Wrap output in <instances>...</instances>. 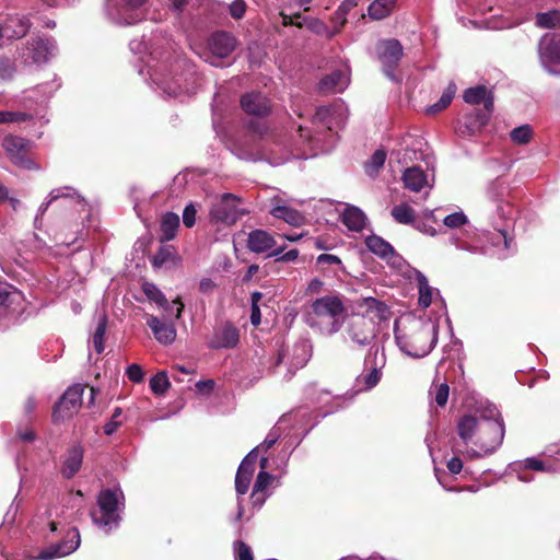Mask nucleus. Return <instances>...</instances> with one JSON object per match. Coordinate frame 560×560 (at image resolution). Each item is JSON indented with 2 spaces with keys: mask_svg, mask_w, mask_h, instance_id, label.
<instances>
[{
  "mask_svg": "<svg viewBox=\"0 0 560 560\" xmlns=\"http://www.w3.org/2000/svg\"><path fill=\"white\" fill-rule=\"evenodd\" d=\"M358 312L352 311L346 315V331L349 338L365 346L375 337V322H383L388 318V306L373 296L363 298L357 303Z\"/></svg>",
  "mask_w": 560,
  "mask_h": 560,
  "instance_id": "f257e3e1",
  "label": "nucleus"
},
{
  "mask_svg": "<svg viewBox=\"0 0 560 560\" xmlns=\"http://www.w3.org/2000/svg\"><path fill=\"white\" fill-rule=\"evenodd\" d=\"M394 332L400 349L415 358L427 355L438 340L436 326L420 319H411L402 325L396 323Z\"/></svg>",
  "mask_w": 560,
  "mask_h": 560,
  "instance_id": "f03ea898",
  "label": "nucleus"
},
{
  "mask_svg": "<svg viewBox=\"0 0 560 560\" xmlns=\"http://www.w3.org/2000/svg\"><path fill=\"white\" fill-rule=\"evenodd\" d=\"M505 434V427L502 417H481V425L474 446L465 451L469 458H479L495 452L502 444Z\"/></svg>",
  "mask_w": 560,
  "mask_h": 560,
  "instance_id": "7ed1b4c3",
  "label": "nucleus"
},
{
  "mask_svg": "<svg viewBox=\"0 0 560 560\" xmlns=\"http://www.w3.org/2000/svg\"><path fill=\"white\" fill-rule=\"evenodd\" d=\"M365 245L370 252L387 261L397 276L404 280H428L418 269L411 267L394 247L383 237L372 234L365 238Z\"/></svg>",
  "mask_w": 560,
  "mask_h": 560,
  "instance_id": "20e7f679",
  "label": "nucleus"
},
{
  "mask_svg": "<svg viewBox=\"0 0 560 560\" xmlns=\"http://www.w3.org/2000/svg\"><path fill=\"white\" fill-rule=\"evenodd\" d=\"M451 243L458 249L472 254L488 255L498 259H505L516 250L514 238L509 235L508 230L504 228L495 229V232L488 237V244L481 247L468 242L458 241L456 237H452Z\"/></svg>",
  "mask_w": 560,
  "mask_h": 560,
  "instance_id": "39448f33",
  "label": "nucleus"
},
{
  "mask_svg": "<svg viewBox=\"0 0 560 560\" xmlns=\"http://www.w3.org/2000/svg\"><path fill=\"white\" fill-rule=\"evenodd\" d=\"M145 74L151 80L152 85L156 90H161L166 96H179L185 90L179 84V79L171 74L170 67L165 62H161V56L158 51H151L148 60H145ZM139 73L144 75V70L140 69Z\"/></svg>",
  "mask_w": 560,
  "mask_h": 560,
  "instance_id": "423d86ee",
  "label": "nucleus"
},
{
  "mask_svg": "<svg viewBox=\"0 0 560 560\" xmlns=\"http://www.w3.org/2000/svg\"><path fill=\"white\" fill-rule=\"evenodd\" d=\"M312 313L320 319L328 318L326 331L329 335L338 332L345 323L347 306L339 295H325L313 301Z\"/></svg>",
  "mask_w": 560,
  "mask_h": 560,
  "instance_id": "0eeeda50",
  "label": "nucleus"
},
{
  "mask_svg": "<svg viewBox=\"0 0 560 560\" xmlns=\"http://www.w3.org/2000/svg\"><path fill=\"white\" fill-rule=\"evenodd\" d=\"M147 0H105L104 12L108 20L118 25H132L144 16Z\"/></svg>",
  "mask_w": 560,
  "mask_h": 560,
  "instance_id": "6e6552de",
  "label": "nucleus"
},
{
  "mask_svg": "<svg viewBox=\"0 0 560 560\" xmlns=\"http://www.w3.org/2000/svg\"><path fill=\"white\" fill-rule=\"evenodd\" d=\"M236 47V39L230 33L217 32L207 42V46L197 51L199 57L213 67H223Z\"/></svg>",
  "mask_w": 560,
  "mask_h": 560,
  "instance_id": "1a4fd4ad",
  "label": "nucleus"
},
{
  "mask_svg": "<svg viewBox=\"0 0 560 560\" xmlns=\"http://www.w3.org/2000/svg\"><path fill=\"white\" fill-rule=\"evenodd\" d=\"M85 387L81 384L70 386L59 398L52 409L51 420L58 424L72 418L82 406V396Z\"/></svg>",
  "mask_w": 560,
  "mask_h": 560,
  "instance_id": "9d476101",
  "label": "nucleus"
},
{
  "mask_svg": "<svg viewBox=\"0 0 560 560\" xmlns=\"http://www.w3.org/2000/svg\"><path fill=\"white\" fill-rule=\"evenodd\" d=\"M58 200H63L65 206H75L77 211H84L86 208L83 197L72 187L65 186L55 188L48 194L46 201H44L37 209V213L34 219V225L36 229L42 228L43 218L49 206Z\"/></svg>",
  "mask_w": 560,
  "mask_h": 560,
  "instance_id": "9b49d317",
  "label": "nucleus"
},
{
  "mask_svg": "<svg viewBox=\"0 0 560 560\" xmlns=\"http://www.w3.org/2000/svg\"><path fill=\"white\" fill-rule=\"evenodd\" d=\"M241 199L232 194H224L222 198L212 206L210 217L213 221L228 225L234 224L247 210L238 207Z\"/></svg>",
  "mask_w": 560,
  "mask_h": 560,
  "instance_id": "f8f14e48",
  "label": "nucleus"
},
{
  "mask_svg": "<svg viewBox=\"0 0 560 560\" xmlns=\"http://www.w3.org/2000/svg\"><path fill=\"white\" fill-rule=\"evenodd\" d=\"M58 86V84H39L25 91L20 101L23 112L32 114L38 112L46 116V104Z\"/></svg>",
  "mask_w": 560,
  "mask_h": 560,
  "instance_id": "ddd939ff",
  "label": "nucleus"
},
{
  "mask_svg": "<svg viewBox=\"0 0 560 560\" xmlns=\"http://www.w3.org/2000/svg\"><path fill=\"white\" fill-rule=\"evenodd\" d=\"M376 49L386 77L392 81L398 82V78L395 75L394 69L404 54L401 44L395 38L383 39L378 42Z\"/></svg>",
  "mask_w": 560,
  "mask_h": 560,
  "instance_id": "4468645a",
  "label": "nucleus"
},
{
  "mask_svg": "<svg viewBox=\"0 0 560 560\" xmlns=\"http://www.w3.org/2000/svg\"><path fill=\"white\" fill-rule=\"evenodd\" d=\"M539 59L552 74H560V35H545L539 42Z\"/></svg>",
  "mask_w": 560,
  "mask_h": 560,
  "instance_id": "2eb2a0df",
  "label": "nucleus"
},
{
  "mask_svg": "<svg viewBox=\"0 0 560 560\" xmlns=\"http://www.w3.org/2000/svg\"><path fill=\"white\" fill-rule=\"evenodd\" d=\"M97 504L98 511L91 513L93 521L109 527L116 524L119 518L117 514V494L110 489L103 490L97 498Z\"/></svg>",
  "mask_w": 560,
  "mask_h": 560,
  "instance_id": "dca6fc26",
  "label": "nucleus"
},
{
  "mask_svg": "<svg viewBox=\"0 0 560 560\" xmlns=\"http://www.w3.org/2000/svg\"><path fill=\"white\" fill-rule=\"evenodd\" d=\"M28 142L20 137L8 136L3 139V148L10 156V160L18 166L33 170L35 163L27 156L26 149Z\"/></svg>",
  "mask_w": 560,
  "mask_h": 560,
  "instance_id": "f3484780",
  "label": "nucleus"
},
{
  "mask_svg": "<svg viewBox=\"0 0 560 560\" xmlns=\"http://www.w3.org/2000/svg\"><path fill=\"white\" fill-rule=\"evenodd\" d=\"M79 545L80 534L79 530L73 527L68 530L65 540L42 550L37 558L42 560H51L55 558L65 557L77 550Z\"/></svg>",
  "mask_w": 560,
  "mask_h": 560,
  "instance_id": "a211bd4d",
  "label": "nucleus"
},
{
  "mask_svg": "<svg viewBox=\"0 0 560 560\" xmlns=\"http://www.w3.org/2000/svg\"><path fill=\"white\" fill-rule=\"evenodd\" d=\"M346 108L342 103H336L330 106H319L313 116V122L322 124L327 129L332 130L345 124L347 119Z\"/></svg>",
  "mask_w": 560,
  "mask_h": 560,
  "instance_id": "6ab92c4d",
  "label": "nucleus"
},
{
  "mask_svg": "<svg viewBox=\"0 0 560 560\" xmlns=\"http://www.w3.org/2000/svg\"><path fill=\"white\" fill-rule=\"evenodd\" d=\"M276 245L275 237L267 231L254 230L248 234L247 247L256 254L269 253V256L281 255L282 250L273 249Z\"/></svg>",
  "mask_w": 560,
  "mask_h": 560,
  "instance_id": "aec40b11",
  "label": "nucleus"
},
{
  "mask_svg": "<svg viewBox=\"0 0 560 560\" xmlns=\"http://www.w3.org/2000/svg\"><path fill=\"white\" fill-rule=\"evenodd\" d=\"M490 113L476 109L458 121L457 132L462 137H471L478 133L489 121Z\"/></svg>",
  "mask_w": 560,
  "mask_h": 560,
  "instance_id": "412c9836",
  "label": "nucleus"
},
{
  "mask_svg": "<svg viewBox=\"0 0 560 560\" xmlns=\"http://www.w3.org/2000/svg\"><path fill=\"white\" fill-rule=\"evenodd\" d=\"M350 83V73L347 68L332 71L318 83V91L324 94L341 93Z\"/></svg>",
  "mask_w": 560,
  "mask_h": 560,
  "instance_id": "4be33fe9",
  "label": "nucleus"
},
{
  "mask_svg": "<svg viewBox=\"0 0 560 560\" xmlns=\"http://www.w3.org/2000/svg\"><path fill=\"white\" fill-rule=\"evenodd\" d=\"M240 341V330L232 323L226 322L222 327L218 328L213 338L209 342V348H235Z\"/></svg>",
  "mask_w": 560,
  "mask_h": 560,
  "instance_id": "5701e85b",
  "label": "nucleus"
},
{
  "mask_svg": "<svg viewBox=\"0 0 560 560\" xmlns=\"http://www.w3.org/2000/svg\"><path fill=\"white\" fill-rule=\"evenodd\" d=\"M270 213L276 219H281L293 226H299L304 222V215L300 211L289 207L282 198L276 196L270 200Z\"/></svg>",
  "mask_w": 560,
  "mask_h": 560,
  "instance_id": "b1692460",
  "label": "nucleus"
},
{
  "mask_svg": "<svg viewBox=\"0 0 560 560\" xmlns=\"http://www.w3.org/2000/svg\"><path fill=\"white\" fill-rule=\"evenodd\" d=\"M480 425L481 417L478 418L472 415H464L459 418L456 425L457 434L466 446V450L470 447V444L474 445V441L477 438Z\"/></svg>",
  "mask_w": 560,
  "mask_h": 560,
  "instance_id": "393cba45",
  "label": "nucleus"
},
{
  "mask_svg": "<svg viewBox=\"0 0 560 560\" xmlns=\"http://www.w3.org/2000/svg\"><path fill=\"white\" fill-rule=\"evenodd\" d=\"M372 352L369 351V355L365 359V364L371 365L370 370L366 373H362L355 378V387L358 388L357 392H366L375 387L381 378H382V366H377L375 360H376V353L374 354V358L372 359Z\"/></svg>",
  "mask_w": 560,
  "mask_h": 560,
  "instance_id": "a878e982",
  "label": "nucleus"
},
{
  "mask_svg": "<svg viewBox=\"0 0 560 560\" xmlns=\"http://www.w3.org/2000/svg\"><path fill=\"white\" fill-rule=\"evenodd\" d=\"M56 49V42L52 38L34 39L28 48L31 62L36 65L47 62Z\"/></svg>",
  "mask_w": 560,
  "mask_h": 560,
  "instance_id": "bb28decb",
  "label": "nucleus"
},
{
  "mask_svg": "<svg viewBox=\"0 0 560 560\" xmlns=\"http://www.w3.org/2000/svg\"><path fill=\"white\" fill-rule=\"evenodd\" d=\"M241 106L249 115L264 117L270 112L269 100L261 93H247L241 98Z\"/></svg>",
  "mask_w": 560,
  "mask_h": 560,
  "instance_id": "cd10ccee",
  "label": "nucleus"
},
{
  "mask_svg": "<svg viewBox=\"0 0 560 560\" xmlns=\"http://www.w3.org/2000/svg\"><path fill=\"white\" fill-rule=\"evenodd\" d=\"M402 182L405 187L413 192H420L425 188L430 190L433 186L428 175L419 166L408 167L402 174Z\"/></svg>",
  "mask_w": 560,
  "mask_h": 560,
  "instance_id": "c85d7f7f",
  "label": "nucleus"
},
{
  "mask_svg": "<svg viewBox=\"0 0 560 560\" xmlns=\"http://www.w3.org/2000/svg\"><path fill=\"white\" fill-rule=\"evenodd\" d=\"M147 325L151 328L154 338L163 345H171L176 338V329L173 324L165 323L154 315H147Z\"/></svg>",
  "mask_w": 560,
  "mask_h": 560,
  "instance_id": "c756f323",
  "label": "nucleus"
},
{
  "mask_svg": "<svg viewBox=\"0 0 560 560\" xmlns=\"http://www.w3.org/2000/svg\"><path fill=\"white\" fill-rule=\"evenodd\" d=\"M83 462V447L80 444L71 446L62 462L60 472L63 478H73L81 469Z\"/></svg>",
  "mask_w": 560,
  "mask_h": 560,
  "instance_id": "7c9ffc66",
  "label": "nucleus"
},
{
  "mask_svg": "<svg viewBox=\"0 0 560 560\" xmlns=\"http://www.w3.org/2000/svg\"><path fill=\"white\" fill-rule=\"evenodd\" d=\"M463 98L466 103L471 105L482 103L485 108L482 112L491 114L493 110V95L485 85L466 89L464 91Z\"/></svg>",
  "mask_w": 560,
  "mask_h": 560,
  "instance_id": "2f4dec72",
  "label": "nucleus"
},
{
  "mask_svg": "<svg viewBox=\"0 0 560 560\" xmlns=\"http://www.w3.org/2000/svg\"><path fill=\"white\" fill-rule=\"evenodd\" d=\"M342 223L352 232H361L368 224L364 212L354 206H348L341 215Z\"/></svg>",
  "mask_w": 560,
  "mask_h": 560,
  "instance_id": "473e14b6",
  "label": "nucleus"
},
{
  "mask_svg": "<svg viewBox=\"0 0 560 560\" xmlns=\"http://www.w3.org/2000/svg\"><path fill=\"white\" fill-rule=\"evenodd\" d=\"M37 119L42 125L48 124L49 119L44 114L23 110H0V125L11 122H26Z\"/></svg>",
  "mask_w": 560,
  "mask_h": 560,
  "instance_id": "72a5a7b5",
  "label": "nucleus"
},
{
  "mask_svg": "<svg viewBox=\"0 0 560 560\" xmlns=\"http://www.w3.org/2000/svg\"><path fill=\"white\" fill-rule=\"evenodd\" d=\"M254 471L255 466H250L248 459L242 460L235 476V490L238 494H245L248 491Z\"/></svg>",
  "mask_w": 560,
  "mask_h": 560,
  "instance_id": "f704fd0d",
  "label": "nucleus"
},
{
  "mask_svg": "<svg viewBox=\"0 0 560 560\" xmlns=\"http://www.w3.org/2000/svg\"><path fill=\"white\" fill-rule=\"evenodd\" d=\"M4 33H10L12 38L25 36L31 27V22L26 16H11L4 24Z\"/></svg>",
  "mask_w": 560,
  "mask_h": 560,
  "instance_id": "c9c22d12",
  "label": "nucleus"
},
{
  "mask_svg": "<svg viewBox=\"0 0 560 560\" xmlns=\"http://www.w3.org/2000/svg\"><path fill=\"white\" fill-rule=\"evenodd\" d=\"M176 252L172 246H163L154 255L152 265L156 269H171L177 265Z\"/></svg>",
  "mask_w": 560,
  "mask_h": 560,
  "instance_id": "e433bc0d",
  "label": "nucleus"
},
{
  "mask_svg": "<svg viewBox=\"0 0 560 560\" xmlns=\"http://www.w3.org/2000/svg\"><path fill=\"white\" fill-rule=\"evenodd\" d=\"M179 228V217L174 212H166L161 219V236L162 242H167L176 236Z\"/></svg>",
  "mask_w": 560,
  "mask_h": 560,
  "instance_id": "4c0bfd02",
  "label": "nucleus"
},
{
  "mask_svg": "<svg viewBox=\"0 0 560 560\" xmlns=\"http://www.w3.org/2000/svg\"><path fill=\"white\" fill-rule=\"evenodd\" d=\"M397 0H374L368 8V14L372 20L387 18L396 5Z\"/></svg>",
  "mask_w": 560,
  "mask_h": 560,
  "instance_id": "58836bf2",
  "label": "nucleus"
},
{
  "mask_svg": "<svg viewBox=\"0 0 560 560\" xmlns=\"http://www.w3.org/2000/svg\"><path fill=\"white\" fill-rule=\"evenodd\" d=\"M456 84L454 82H450L446 89L444 90L443 94L441 95L440 100L434 103L433 105L429 106L427 108V113L434 115L443 109H445L453 101L455 93H456Z\"/></svg>",
  "mask_w": 560,
  "mask_h": 560,
  "instance_id": "ea45409f",
  "label": "nucleus"
},
{
  "mask_svg": "<svg viewBox=\"0 0 560 560\" xmlns=\"http://www.w3.org/2000/svg\"><path fill=\"white\" fill-rule=\"evenodd\" d=\"M303 24H305L314 34L325 36L327 38L334 37L339 32V28H336L335 31L329 30L322 20L316 18H303Z\"/></svg>",
  "mask_w": 560,
  "mask_h": 560,
  "instance_id": "a19ab883",
  "label": "nucleus"
},
{
  "mask_svg": "<svg viewBox=\"0 0 560 560\" xmlns=\"http://www.w3.org/2000/svg\"><path fill=\"white\" fill-rule=\"evenodd\" d=\"M536 25L540 28L560 27V11L551 10L538 13L536 16Z\"/></svg>",
  "mask_w": 560,
  "mask_h": 560,
  "instance_id": "79ce46f5",
  "label": "nucleus"
},
{
  "mask_svg": "<svg viewBox=\"0 0 560 560\" xmlns=\"http://www.w3.org/2000/svg\"><path fill=\"white\" fill-rule=\"evenodd\" d=\"M107 328V316L104 314L100 317L96 329L93 335V347L101 354L105 349V332Z\"/></svg>",
  "mask_w": 560,
  "mask_h": 560,
  "instance_id": "37998d69",
  "label": "nucleus"
},
{
  "mask_svg": "<svg viewBox=\"0 0 560 560\" xmlns=\"http://www.w3.org/2000/svg\"><path fill=\"white\" fill-rule=\"evenodd\" d=\"M390 213L394 220L400 224H410L415 220V211L407 203L395 206Z\"/></svg>",
  "mask_w": 560,
  "mask_h": 560,
  "instance_id": "c03bdc74",
  "label": "nucleus"
},
{
  "mask_svg": "<svg viewBox=\"0 0 560 560\" xmlns=\"http://www.w3.org/2000/svg\"><path fill=\"white\" fill-rule=\"evenodd\" d=\"M143 292L147 298L159 306L167 310L168 301L164 294L155 287L154 282H143Z\"/></svg>",
  "mask_w": 560,
  "mask_h": 560,
  "instance_id": "a18cd8bd",
  "label": "nucleus"
},
{
  "mask_svg": "<svg viewBox=\"0 0 560 560\" xmlns=\"http://www.w3.org/2000/svg\"><path fill=\"white\" fill-rule=\"evenodd\" d=\"M170 386L171 383L165 371L158 372L150 380V388L155 395H164L170 388Z\"/></svg>",
  "mask_w": 560,
  "mask_h": 560,
  "instance_id": "49530a36",
  "label": "nucleus"
},
{
  "mask_svg": "<svg viewBox=\"0 0 560 560\" xmlns=\"http://www.w3.org/2000/svg\"><path fill=\"white\" fill-rule=\"evenodd\" d=\"M511 140L518 145L527 144L533 138V128L525 124L511 130Z\"/></svg>",
  "mask_w": 560,
  "mask_h": 560,
  "instance_id": "de8ad7c7",
  "label": "nucleus"
},
{
  "mask_svg": "<svg viewBox=\"0 0 560 560\" xmlns=\"http://www.w3.org/2000/svg\"><path fill=\"white\" fill-rule=\"evenodd\" d=\"M16 293L9 282H0V314L9 307Z\"/></svg>",
  "mask_w": 560,
  "mask_h": 560,
  "instance_id": "09e8293b",
  "label": "nucleus"
},
{
  "mask_svg": "<svg viewBox=\"0 0 560 560\" xmlns=\"http://www.w3.org/2000/svg\"><path fill=\"white\" fill-rule=\"evenodd\" d=\"M418 304L422 308H427L431 305L433 299V288L429 285V282H418Z\"/></svg>",
  "mask_w": 560,
  "mask_h": 560,
  "instance_id": "8fccbe9b",
  "label": "nucleus"
},
{
  "mask_svg": "<svg viewBox=\"0 0 560 560\" xmlns=\"http://www.w3.org/2000/svg\"><path fill=\"white\" fill-rule=\"evenodd\" d=\"M121 415L122 409L120 407H116L113 411L110 420L104 424L103 429L106 435H112L122 424V421L120 420Z\"/></svg>",
  "mask_w": 560,
  "mask_h": 560,
  "instance_id": "3c124183",
  "label": "nucleus"
},
{
  "mask_svg": "<svg viewBox=\"0 0 560 560\" xmlns=\"http://www.w3.org/2000/svg\"><path fill=\"white\" fill-rule=\"evenodd\" d=\"M468 222L466 214L463 211L453 212L443 219V223L450 229H457Z\"/></svg>",
  "mask_w": 560,
  "mask_h": 560,
  "instance_id": "603ef678",
  "label": "nucleus"
},
{
  "mask_svg": "<svg viewBox=\"0 0 560 560\" xmlns=\"http://www.w3.org/2000/svg\"><path fill=\"white\" fill-rule=\"evenodd\" d=\"M386 160V153L383 150H376L366 163V171L369 173L378 172Z\"/></svg>",
  "mask_w": 560,
  "mask_h": 560,
  "instance_id": "864d4df0",
  "label": "nucleus"
},
{
  "mask_svg": "<svg viewBox=\"0 0 560 560\" xmlns=\"http://www.w3.org/2000/svg\"><path fill=\"white\" fill-rule=\"evenodd\" d=\"M273 480V476L267 471H259L254 485V494L258 492H265Z\"/></svg>",
  "mask_w": 560,
  "mask_h": 560,
  "instance_id": "5fc2aeb1",
  "label": "nucleus"
},
{
  "mask_svg": "<svg viewBox=\"0 0 560 560\" xmlns=\"http://www.w3.org/2000/svg\"><path fill=\"white\" fill-rule=\"evenodd\" d=\"M450 395V386L446 383H442L436 387L434 394V401L438 406L444 407L447 402Z\"/></svg>",
  "mask_w": 560,
  "mask_h": 560,
  "instance_id": "6e6d98bb",
  "label": "nucleus"
},
{
  "mask_svg": "<svg viewBox=\"0 0 560 560\" xmlns=\"http://www.w3.org/2000/svg\"><path fill=\"white\" fill-rule=\"evenodd\" d=\"M236 560H254L250 547L244 541H237L235 544Z\"/></svg>",
  "mask_w": 560,
  "mask_h": 560,
  "instance_id": "4d7b16f0",
  "label": "nucleus"
},
{
  "mask_svg": "<svg viewBox=\"0 0 560 560\" xmlns=\"http://www.w3.org/2000/svg\"><path fill=\"white\" fill-rule=\"evenodd\" d=\"M197 210L192 203L185 207L183 211V222L186 228H192L196 223Z\"/></svg>",
  "mask_w": 560,
  "mask_h": 560,
  "instance_id": "13d9d810",
  "label": "nucleus"
},
{
  "mask_svg": "<svg viewBox=\"0 0 560 560\" xmlns=\"http://www.w3.org/2000/svg\"><path fill=\"white\" fill-rule=\"evenodd\" d=\"M14 65L8 58H0V80H8L14 73Z\"/></svg>",
  "mask_w": 560,
  "mask_h": 560,
  "instance_id": "bf43d9fd",
  "label": "nucleus"
},
{
  "mask_svg": "<svg viewBox=\"0 0 560 560\" xmlns=\"http://www.w3.org/2000/svg\"><path fill=\"white\" fill-rule=\"evenodd\" d=\"M126 374L133 383H141L143 381V370L139 364H130L126 370Z\"/></svg>",
  "mask_w": 560,
  "mask_h": 560,
  "instance_id": "052dcab7",
  "label": "nucleus"
},
{
  "mask_svg": "<svg viewBox=\"0 0 560 560\" xmlns=\"http://www.w3.org/2000/svg\"><path fill=\"white\" fill-rule=\"evenodd\" d=\"M245 11L246 3L244 0H234L230 4V14L236 20L242 19L245 14Z\"/></svg>",
  "mask_w": 560,
  "mask_h": 560,
  "instance_id": "680f3d73",
  "label": "nucleus"
},
{
  "mask_svg": "<svg viewBox=\"0 0 560 560\" xmlns=\"http://www.w3.org/2000/svg\"><path fill=\"white\" fill-rule=\"evenodd\" d=\"M317 265L324 267L326 265H335L338 269L341 268V260L339 257L330 254H322L317 257Z\"/></svg>",
  "mask_w": 560,
  "mask_h": 560,
  "instance_id": "e2e57ef3",
  "label": "nucleus"
},
{
  "mask_svg": "<svg viewBox=\"0 0 560 560\" xmlns=\"http://www.w3.org/2000/svg\"><path fill=\"white\" fill-rule=\"evenodd\" d=\"M525 469L536 470V471H544L545 470V464L542 460L529 457L524 460L523 464Z\"/></svg>",
  "mask_w": 560,
  "mask_h": 560,
  "instance_id": "0e129e2a",
  "label": "nucleus"
},
{
  "mask_svg": "<svg viewBox=\"0 0 560 560\" xmlns=\"http://www.w3.org/2000/svg\"><path fill=\"white\" fill-rule=\"evenodd\" d=\"M497 211L499 215L505 221L513 219V207L510 203L498 205Z\"/></svg>",
  "mask_w": 560,
  "mask_h": 560,
  "instance_id": "69168bd1",
  "label": "nucleus"
},
{
  "mask_svg": "<svg viewBox=\"0 0 560 560\" xmlns=\"http://www.w3.org/2000/svg\"><path fill=\"white\" fill-rule=\"evenodd\" d=\"M446 467L450 472L457 475L463 469V460L458 456H453L447 463Z\"/></svg>",
  "mask_w": 560,
  "mask_h": 560,
  "instance_id": "338daca9",
  "label": "nucleus"
},
{
  "mask_svg": "<svg viewBox=\"0 0 560 560\" xmlns=\"http://www.w3.org/2000/svg\"><path fill=\"white\" fill-rule=\"evenodd\" d=\"M18 436L22 442L32 443L36 439V433L32 428L18 431Z\"/></svg>",
  "mask_w": 560,
  "mask_h": 560,
  "instance_id": "774afa93",
  "label": "nucleus"
}]
</instances>
